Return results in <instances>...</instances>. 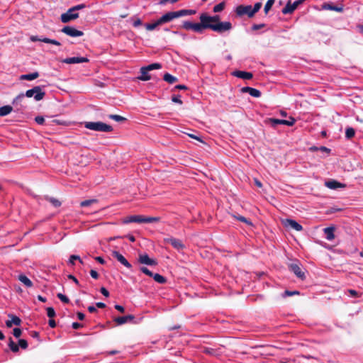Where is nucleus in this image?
I'll list each match as a JSON object with an SVG mask.
<instances>
[{"mask_svg":"<svg viewBox=\"0 0 363 363\" xmlns=\"http://www.w3.org/2000/svg\"><path fill=\"white\" fill-rule=\"evenodd\" d=\"M39 77V73L38 72H34L29 74H22L20 76L21 80H28L32 81L37 79Z\"/></svg>","mask_w":363,"mask_h":363,"instance_id":"393cba45","label":"nucleus"},{"mask_svg":"<svg viewBox=\"0 0 363 363\" xmlns=\"http://www.w3.org/2000/svg\"><path fill=\"white\" fill-rule=\"evenodd\" d=\"M299 291H289V290H286L284 294H283V297H286V296H293V295H295V294H299Z\"/></svg>","mask_w":363,"mask_h":363,"instance_id":"864d4df0","label":"nucleus"},{"mask_svg":"<svg viewBox=\"0 0 363 363\" xmlns=\"http://www.w3.org/2000/svg\"><path fill=\"white\" fill-rule=\"evenodd\" d=\"M98 201L96 199H89V200H84V201H82L81 203H80V206L81 207H87V206H91V204L93 203H97Z\"/></svg>","mask_w":363,"mask_h":363,"instance_id":"58836bf2","label":"nucleus"},{"mask_svg":"<svg viewBox=\"0 0 363 363\" xmlns=\"http://www.w3.org/2000/svg\"><path fill=\"white\" fill-rule=\"evenodd\" d=\"M13 111V107L10 105H6L0 107V116L9 115Z\"/></svg>","mask_w":363,"mask_h":363,"instance_id":"cd10ccee","label":"nucleus"},{"mask_svg":"<svg viewBox=\"0 0 363 363\" xmlns=\"http://www.w3.org/2000/svg\"><path fill=\"white\" fill-rule=\"evenodd\" d=\"M196 13L195 10L192 9H182L179 11H175L176 17L179 18L184 16L194 15Z\"/></svg>","mask_w":363,"mask_h":363,"instance_id":"b1692460","label":"nucleus"},{"mask_svg":"<svg viewBox=\"0 0 363 363\" xmlns=\"http://www.w3.org/2000/svg\"><path fill=\"white\" fill-rule=\"evenodd\" d=\"M130 21H133V26L134 27H138L143 24L142 21L139 18L132 17Z\"/></svg>","mask_w":363,"mask_h":363,"instance_id":"de8ad7c7","label":"nucleus"},{"mask_svg":"<svg viewBox=\"0 0 363 363\" xmlns=\"http://www.w3.org/2000/svg\"><path fill=\"white\" fill-rule=\"evenodd\" d=\"M275 0H268L264 6V11L267 14L274 5Z\"/></svg>","mask_w":363,"mask_h":363,"instance_id":"37998d69","label":"nucleus"},{"mask_svg":"<svg viewBox=\"0 0 363 363\" xmlns=\"http://www.w3.org/2000/svg\"><path fill=\"white\" fill-rule=\"evenodd\" d=\"M163 79L169 84H174L178 82V78L167 72L163 76Z\"/></svg>","mask_w":363,"mask_h":363,"instance_id":"bb28decb","label":"nucleus"},{"mask_svg":"<svg viewBox=\"0 0 363 363\" xmlns=\"http://www.w3.org/2000/svg\"><path fill=\"white\" fill-rule=\"evenodd\" d=\"M174 89H179V90H186L188 87L186 85L184 84H179L174 86Z\"/></svg>","mask_w":363,"mask_h":363,"instance_id":"338daca9","label":"nucleus"},{"mask_svg":"<svg viewBox=\"0 0 363 363\" xmlns=\"http://www.w3.org/2000/svg\"><path fill=\"white\" fill-rule=\"evenodd\" d=\"M35 121L39 125H43L45 123V118L41 116H38L35 118Z\"/></svg>","mask_w":363,"mask_h":363,"instance_id":"4d7b16f0","label":"nucleus"},{"mask_svg":"<svg viewBox=\"0 0 363 363\" xmlns=\"http://www.w3.org/2000/svg\"><path fill=\"white\" fill-rule=\"evenodd\" d=\"M113 257L116 259L121 264L130 270H133L132 264L125 259V257L118 251H113L111 253Z\"/></svg>","mask_w":363,"mask_h":363,"instance_id":"9d476101","label":"nucleus"},{"mask_svg":"<svg viewBox=\"0 0 363 363\" xmlns=\"http://www.w3.org/2000/svg\"><path fill=\"white\" fill-rule=\"evenodd\" d=\"M323 8L324 9L335 11L340 12V13L343 12V11H344V7L342 5L340 6H338L334 5L331 3H325L323 5Z\"/></svg>","mask_w":363,"mask_h":363,"instance_id":"4be33fe9","label":"nucleus"},{"mask_svg":"<svg viewBox=\"0 0 363 363\" xmlns=\"http://www.w3.org/2000/svg\"><path fill=\"white\" fill-rule=\"evenodd\" d=\"M67 278H68L69 279L72 280V281H74L77 285L79 286V282L78 279H77L74 275H72V274H69V275L67 276Z\"/></svg>","mask_w":363,"mask_h":363,"instance_id":"e2e57ef3","label":"nucleus"},{"mask_svg":"<svg viewBox=\"0 0 363 363\" xmlns=\"http://www.w3.org/2000/svg\"><path fill=\"white\" fill-rule=\"evenodd\" d=\"M90 275L91 276L92 278H94L95 279H97L99 277L98 272L94 269H91L90 271Z\"/></svg>","mask_w":363,"mask_h":363,"instance_id":"69168bd1","label":"nucleus"},{"mask_svg":"<svg viewBox=\"0 0 363 363\" xmlns=\"http://www.w3.org/2000/svg\"><path fill=\"white\" fill-rule=\"evenodd\" d=\"M242 93H248L250 96L258 98L261 96V91L257 89L250 87V86H245L241 89Z\"/></svg>","mask_w":363,"mask_h":363,"instance_id":"6ab92c4d","label":"nucleus"},{"mask_svg":"<svg viewBox=\"0 0 363 363\" xmlns=\"http://www.w3.org/2000/svg\"><path fill=\"white\" fill-rule=\"evenodd\" d=\"M89 60L87 57H72L64 59L62 62L66 64H77L88 62Z\"/></svg>","mask_w":363,"mask_h":363,"instance_id":"ddd939ff","label":"nucleus"},{"mask_svg":"<svg viewBox=\"0 0 363 363\" xmlns=\"http://www.w3.org/2000/svg\"><path fill=\"white\" fill-rule=\"evenodd\" d=\"M140 270L144 273L145 274L147 275L150 277H152L153 276V273L150 271L146 267H140Z\"/></svg>","mask_w":363,"mask_h":363,"instance_id":"3c124183","label":"nucleus"},{"mask_svg":"<svg viewBox=\"0 0 363 363\" xmlns=\"http://www.w3.org/2000/svg\"><path fill=\"white\" fill-rule=\"evenodd\" d=\"M152 277L156 282L159 284H165L167 281L166 277L160 274H154Z\"/></svg>","mask_w":363,"mask_h":363,"instance_id":"473e14b6","label":"nucleus"},{"mask_svg":"<svg viewBox=\"0 0 363 363\" xmlns=\"http://www.w3.org/2000/svg\"><path fill=\"white\" fill-rule=\"evenodd\" d=\"M122 223L123 224H128L130 223H143V216L142 215H133L127 216L123 219Z\"/></svg>","mask_w":363,"mask_h":363,"instance_id":"2eb2a0df","label":"nucleus"},{"mask_svg":"<svg viewBox=\"0 0 363 363\" xmlns=\"http://www.w3.org/2000/svg\"><path fill=\"white\" fill-rule=\"evenodd\" d=\"M44 86H35L30 89H28L24 93L25 96L28 98L33 97L36 101L42 100L45 96V92L43 91Z\"/></svg>","mask_w":363,"mask_h":363,"instance_id":"7ed1b4c3","label":"nucleus"},{"mask_svg":"<svg viewBox=\"0 0 363 363\" xmlns=\"http://www.w3.org/2000/svg\"><path fill=\"white\" fill-rule=\"evenodd\" d=\"M225 2L222 1V2L216 4V6H214L213 11L215 13L221 12L225 9Z\"/></svg>","mask_w":363,"mask_h":363,"instance_id":"4c0bfd02","label":"nucleus"},{"mask_svg":"<svg viewBox=\"0 0 363 363\" xmlns=\"http://www.w3.org/2000/svg\"><path fill=\"white\" fill-rule=\"evenodd\" d=\"M203 352L205 354H212L213 355V354H214L216 353V351L213 348L205 347L203 349Z\"/></svg>","mask_w":363,"mask_h":363,"instance_id":"052dcab7","label":"nucleus"},{"mask_svg":"<svg viewBox=\"0 0 363 363\" xmlns=\"http://www.w3.org/2000/svg\"><path fill=\"white\" fill-rule=\"evenodd\" d=\"M47 200L50 203H52V205L56 208L57 207H60L61 206V202L55 199V198H52V197H49L47 199Z\"/></svg>","mask_w":363,"mask_h":363,"instance_id":"79ce46f5","label":"nucleus"},{"mask_svg":"<svg viewBox=\"0 0 363 363\" xmlns=\"http://www.w3.org/2000/svg\"><path fill=\"white\" fill-rule=\"evenodd\" d=\"M199 19L200 23L184 21L182 28L187 30H193L199 33H201L203 29H211L218 33H223L232 29V23L229 21L221 22L218 15L210 16L207 13H203L200 15Z\"/></svg>","mask_w":363,"mask_h":363,"instance_id":"f257e3e1","label":"nucleus"},{"mask_svg":"<svg viewBox=\"0 0 363 363\" xmlns=\"http://www.w3.org/2000/svg\"><path fill=\"white\" fill-rule=\"evenodd\" d=\"M325 185L330 189H337L338 188H343L345 186V184H343L340 182H338L334 179H330V180L326 181L325 183Z\"/></svg>","mask_w":363,"mask_h":363,"instance_id":"412c9836","label":"nucleus"},{"mask_svg":"<svg viewBox=\"0 0 363 363\" xmlns=\"http://www.w3.org/2000/svg\"><path fill=\"white\" fill-rule=\"evenodd\" d=\"M160 220V217H152V216H143V223H156Z\"/></svg>","mask_w":363,"mask_h":363,"instance_id":"2f4dec72","label":"nucleus"},{"mask_svg":"<svg viewBox=\"0 0 363 363\" xmlns=\"http://www.w3.org/2000/svg\"><path fill=\"white\" fill-rule=\"evenodd\" d=\"M79 18V13L72 9V7L69 8L66 13L61 15V21L64 23H69L71 21L75 20Z\"/></svg>","mask_w":363,"mask_h":363,"instance_id":"0eeeda50","label":"nucleus"},{"mask_svg":"<svg viewBox=\"0 0 363 363\" xmlns=\"http://www.w3.org/2000/svg\"><path fill=\"white\" fill-rule=\"evenodd\" d=\"M8 317L11 318L13 325L18 326L21 324L22 321H21V318L19 317L16 316V315L9 313L8 315Z\"/></svg>","mask_w":363,"mask_h":363,"instance_id":"c9c22d12","label":"nucleus"},{"mask_svg":"<svg viewBox=\"0 0 363 363\" xmlns=\"http://www.w3.org/2000/svg\"><path fill=\"white\" fill-rule=\"evenodd\" d=\"M236 219L242 222V223H245L249 225H252V223L248 220L247 218L242 216H235Z\"/></svg>","mask_w":363,"mask_h":363,"instance_id":"49530a36","label":"nucleus"},{"mask_svg":"<svg viewBox=\"0 0 363 363\" xmlns=\"http://www.w3.org/2000/svg\"><path fill=\"white\" fill-rule=\"evenodd\" d=\"M296 123V120L293 117H290L289 120H286L285 125L293 126Z\"/></svg>","mask_w":363,"mask_h":363,"instance_id":"6e6d98bb","label":"nucleus"},{"mask_svg":"<svg viewBox=\"0 0 363 363\" xmlns=\"http://www.w3.org/2000/svg\"><path fill=\"white\" fill-rule=\"evenodd\" d=\"M48 325L50 328H54L56 327V322L52 318H50L48 321Z\"/></svg>","mask_w":363,"mask_h":363,"instance_id":"774afa93","label":"nucleus"},{"mask_svg":"<svg viewBox=\"0 0 363 363\" xmlns=\"http://www.w3.org/2000/svg\"><path fill=\"white\" fill-rule=\"evenodd\" d=\"M288 268L289 271L293 272L299 279L302 281L306 279V274L302 269L301 262L298 260H296L294 262L289 264Z\"/></svg>","mask_w":363,"mask_h":363,"instance_id":"20e7f679","label":"nucleus"},{"mask_svg":"<svg viewBox=\"0 0 363 363\" xmlns=\"http://www.w3.org/2000/svg\"><path fill=\"white\" fill-rule=\"evenodd\" d=\"M265 24L264 23H260V24H253L252 26V30H257L259 29H261L264 27H265Z\"/></svg>","mask_w":363,"mask_h":363,"instance_id":"13d9d810","label":"nucleus"},{"mask_svg":"<svg viewBox=\"0 0 363 363\" xmlns=\"http://www.w3.org/2000/svg\"><path fill=\"white\" fill-rule=\"evenodd\" d=\"M57 297L64 303H69V299L68 298V297H67L65 295H64L61 293H58L57 294Z\"/></svg>","mask_w":363,"mask_h":363,"instance_id":"c03bdc74","label":"nucleus"},{"mask_svg":"<svg viewBox=\"0 0 363 363\" xmlns=\"http://www.w3.org/2000/svg\"><path fill=\"white\" fill-rule=\"evenodd\" d=\"M30 39L32 42L40 41L45 43H50L58 46L61 45V43L56 40L50 39L48 38H39L38 35H32L30 36Z\"/></svg>","mask_w":363,"mask_h":363,"instance_id":"4468645a","label":"nucleus"},{"mask_svg":"<svg viewBox=\"0 0 363 363\" xmlns=\"http://www.w3.org/2000/svg\"><path fill=\"white\" fill-rule=\"evenodd\" d=\"M75 260H78L82 264H84V262H83L82 259L80 258V257L78 255H72L69 257L68 264L72 266H74Z\"/></svg>","mask_w":363,"mask_h":363,"instance_id":"f704fd0d","label":"nucleus"},{"mask_svg":"<svg viewBox=\"0 0 363 363\" xmlns=\"http://www.w3.org/2000/svg\"><path fill=\"white\" fill-rule=\"evenodd\" d=\"M232 74L236 77L246 80L251 79L253 77L252 72L241 70H235L233 72Z\"/></svg>","mask_w":363,"mask_h":363,"instance_id":"a211bd4d","label":"nucleus"},{"mask_svg":"<svg viewBox=\"0 0 363 363\" xmlns=\"http://www.w3.org/2000/svg\"><path fill=\"white\" fill-rule=\"evenodd\" d=\"M18 280L21 281L27 287L33 286V282L25 274H20L18 276Z\"/></svg>","mask_w":363,"mask_h":363,"instance_id":"c756f323","label":"nucleus"},{"mask_svg":"<svg viewBox=\"0 0 363 363\" xmlns=\"http://www.w3.org/2000/svg\"><path fill=\"white\" fill-rule=\"evenodd\" d=\"M172 101L174 102V103H177V104H182L183 102L181 100V96L179 94H174L172 96Z\"/></svg>","mask_w":363,"mask_h":363,"instance_id":"8fccbe9b","label":"nucleus"},{"mask_svg":"<svg viewBox=\"0 0 363 363\" xmlns=\"http://www.w3.org/2000/svg\"><path fill=\"white\" fill-rule=\"evenodd\" d=\"M18 346L23 350H26L28 347V344L27 340L24 339H19L18 340Z\"/></svg>","mask_w":363,"mask_h":363,"instance_id":"a18cd8bd","label":"nucleus"},{"mask_svg":"<svg viewBox=\"0 0 363 363\" xmlns=\"http://www.w3.org/2000/svg\"><path fill=\"white\" fill-rule=\"evenodd\" d=\"M72 327L73 329L77 330L82 328L83 325L77 322H74L72 325Z\"/></svg>","mask_w":363,"mask_h":363,"instance_id":"0e129e2a","label":"nucleus"},{"mask_svg":"<svg viewBox=\"0 0 363 363\" xmlns=\"http://www.w3.org/2000/svg\"><path fill=\"white\" fill-rule=\"evenodd\" d=\"M306 0H296L293 4H291V1H289L285 7L283 8L281 12L283 14L292 13L297 7L303 4Z\"/></svg>","mask_w":363,"mask_h":363,"instance_id":"1a4fd4ad","label":"nucleus"},{"mask_svg":"<svg viewBox=\"0 0 363 363\" xmlns=\"http://www.w3.org/2000/svg\"><path fill=\"white\" fill-rule=\"evenodd\" d=\"M355 135V130L352 127H347L345 129V138L347 140L352 139Z\"/></svg>","mask_w":363,"mask_h":363,"instance_id":"72a5a7b5","label":"nucleus"},{"mask_svg":"<svg viewBox=\"0 0 363 363\" xmlns=\"http://www.w3.org/2000/svg\"><path fill=\"white\" fill-rule=\"evenodd\" d=\"M235 12L237 17L241 18L244 16H247L249 18H252L255 14L252 11L251 5L240 4L235 7Z\"/></svg>","mask_w":363,"mask_h":363,"instance_id":"39448f33","label":"nucleus"},{"mask_svg":"<svg viewBox=\"0 0 363 363\" xmlns=\"http://www.w3.org/2000/svg\"><path fill=\"white\" fill-rule=\"evenodd\" d=\"M86 6L85 4H80L74 6H72V9L74 10V11H79V10L86 8Z\"/></svg>","mask_w":363,"mask_h":363,"instance_id":"bf43d9fd","label":"nucleus"},{"mask_svg":"<svg viewBox=\"0 0 363 363\" xmlns=\"http://www.w3.org/2000/svg\"><path fill=\"white\" fill-rule=\"evenodd\" d=\"M335 228L334 226H330L323 229L325 238L328 240H333L335 238Z\"/></svg>","mask_w":363,"mask_h":363,"instance_id":"5701e85b","label":"nucleus"},{"mask_svg":"<svg viewBox=\"0 0 363 363\" xmlns=\"http://www.w3.org/2000/svg\"><path fill=\"white\" fill-rule=\"evenodd\" d=\"M158 26H160V23H159L158 20H157L153 23H145V28L148 30H152L155 29Z\"/></svg>","mask_w":363,"mask_h":363,"instance_id":"a19ab883","label":"nucleus"},{"mask_svg":"<svg viewBox=\"0 0 363 363\" xmlns=\"http://www.w3.org/2000/svg\"><path fill=\"white\" fill-rule=\"evenodd\" d=\"M108 118L117 122H124L127 121V118L125 117L116 114H110L108 115Z\"/></svg>","mask_w":363,"mask_h":363,"instance_id":"e433bc0d","label":"nucleus"},{"mask_svg":"<svg viewBox=\"0 0 363 363\" xmlns=\"http://www.w3.org/2000/svg\"><path fill=\"white\" fill-rule=\"evenodd\" d=\"M262 3L261 2H257L255 4L254 6H252V11L254 14H255L257 12L259 11V9L262 7Z\"/></svg>","mask_w":363,"mask_h":363,"instance_id":"603ef678","label":"nucleus"},{"mask_svg":"<svg viewBox=\"0 0 363 363\" xmlns=\"http://www.w3.org/2000/svg\"><path fill=\"white\" fill-rule=\"evenodd\" d=\"M268 121L272 127L276 128L277 125H285L286 120L277 118H269Z\"/></svg>","mask_w":363,"mask_h":363,"instance_id":"c85d7f7f","label":"nucleus"},{"mask_svg":"<svg viewBox=\"0 0 363 363\" xmlns=\"http://www.w3.org/2000/svg\"><path fill=\"white\" fill-rule=\"evenodd\" d=\"M135 319L133 315H127L124 316L116 317L113 319V321L118 325H123L128 322L132 321Z\"/></svg>","mask_w":363,"mask_h":363,"instance_id":"f3484780","label":"nucleus"},{"mask_svg":"<svg viewBox=\"0 0 363 363\" xmlns=\"http://www.w3.org/2000/svg\"><path fill=\"white\" fill-rule=\"evenodd\" d=\"M138 261L140 264L149 266H155L157 264V262L155 259L150 258L147 254L139 255Z\"/></svg>","mask_w":363,"mask_h":363,"instance_id":"f8f14e48","label":"nucleus"},{"mask_svg":"<svg viewBox=\"0 0 363 363\" xmlns=\"http://www.w3.org/2000/svg\"><path fill=\"white\" fill-rule=\"evenodd\" d=\"M25 97L24 93H21L13 99L12 105L15 106L17 111H23L27 108V106L23 104Z\"/></svg>","mask_w":363,"mask_h":363,"instance_id":"423d86ee","label":"nucleus"},{"mask_svg":"<svg viewBox=\"0 0 363 363\" xmlns=\"http://www.w3.org/2000/svg\"><path fill=\"white\" fill-rule=\"evenodd\" d=\"M145 69H147L148 71H152L153 69H159L162 68V65L160 63H152L147 66H145Z\"/></svg>","mask_w":363,"mask_h":363,"instance_id":"ea45409f","label":"nucleus"},{"mask_svg":"<svg viewBox=\"0 0 363 363\" xmlns=\"http://www.w3.org/2000/svg\"><path fill=\"white\" fill-rule=\"evenodd\" d=\"M84 127L89 130L106 133L112 132L113 130L111 125L106 124L101 121L86 122L84 124Z\"/></svg>","mask_w":363,"mask_h":363,"instance_id":"f03ea898","label":"nucleus"},{"mask_svg":"<svg viewBox=\"0 0 363 363\" xmlns=\"http://www.w3.org/2000/svg\"><path fill=\"white\" fill-rule=\"evenodd\" d=\"M22 334V330L19 328H15L13 330V335L15 337H19Z\"/></svg>","mask_w":363,"mask_h":363,"instance_id":"5fc2aeb1","label":"nucleus"},{"mask_svg":"<svg viewBox=\"0 0 363 363\" xmlns=\"http://www.w3.org/2000/svg\"><path fill=\"white\" fill-rule=\"evenodd\" d=\"M9 347L10 350H11L13 352H14V353H17V352H18V351H19V346H18V345H16V344L13 342V340L12 337H9Z\"/></svg>","mask_w":363,"mask_h":363,"instance_id":"7c9ffc66","label":"nucleus"},{"mask_svg":"<svg viewBox=\"0 0 363 363\" xmlns=\"http://www.w3.org/2000/svg\"><path fill=\"white\" fill-rule=\"evenodd\" d=\"M46 311H47V315L50 318H52L55 316L56 313H55V311L54 310V308L52 307H48L46 308Z\"/></svg>","mask_w":363,"mask_h":363,"instance_id":"09e8293b","label":"nucleus"},{"mask_svg":"<svg viewBox=\"0 0 363 363\" xmlns=\"http://www.w3.org/2000/svg\"><path fill=\"white\" fill-rule=\"evenodd\" d=\"M148 70L145 69V67L140 68V76L138 77V79L141 81H147L151 79L150 74L148 73Z\"/></svg>","mask_w":363,"mask_h":363,"instance_id":"a878e982","label":"nucleus"},{"mask_svg":"<svg viewBox=\"0 0 363 363\" xmlns=\"http://www.w3.org/2000/svg\"><path fill=\"white\" fill-rule=\"evenodd\" d=\"M62 33L71 37H80L84 35V33L81 30L76 29L72 26H65L62 30Z\"/></svg>","mask_w":363,"mask_h":363,"instance_id":"9b49d317","label":"nucleus"},{"mask_svg":"<svg viewBox=\"0 0 363 363\" xmlns=\"http://www.w3.org/2000/svg\"><path fill=\"white\" fill-rule=\"evenodd\" d=\"M100 292L106 297L109 296V292L105 287H101L100 289Z\"/></svg>","mask_w":363,"mask_h":363,"instance_id":"680f3d73","label":"nucleus"},{"mask_svg":"<svg viewBox=\"0 0 363 363\" xmlns=\"http://www.w3.org/2000/svg\"><path fill=\"white\" fill-rule=\"evenodd\" d=\"M285 225L289 226L290 228L296 230V231H301L303 230V227L301 224H299L295 220L290 218L286 219Z\"/></svg>","mask_w":363,"mask_h":363,"instance_id":"aec40b11","label":"nucleus"},{"mask_svg":"<svg viewBox=\"0 0 363 363\" xmlns=\"http://www.w3.org/2000/svg\"><path fill=\"white\" fill-rule=\"evenodd\" d=\"M177 18L175 11H169L162 16L159 19V23L162 25Z\"/></svg>","mask_w":363,"mask_h":363,"instance_id":"dca6fc26","label":"nucleus"},{"mask_svg":"<svg viewBox=\"0 0 363 363\" xmlns=\"http://www.w3.org/2000/svg\"><path fill=\"white\" fill-rule=\"evenodd\" d=\"M164 242L167 244H170L174 249H176L178 251L183 250L185 248V245H184L181 240L173 237L164 238Z\"/></svg>","mask_w":363,"mask_h":363,"instance_id":"6e6552de","label":"nucleus"}]
</instances>
